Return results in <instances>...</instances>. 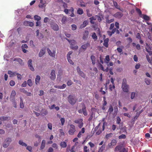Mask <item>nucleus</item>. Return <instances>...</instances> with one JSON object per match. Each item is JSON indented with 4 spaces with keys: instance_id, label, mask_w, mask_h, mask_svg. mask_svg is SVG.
Masks as SVG:
<instances>
[{
    "instance_id": "1",
    "label": "nucleus",
    "mask_w": 152,
    "mask_h": 152,
    "mask_svg": "<svg viewBox=\"0 0 152 152\" xmlns=\"http://www.w3.org/2000/svg\"><path fill=\"white\" fill-rule=\"evenodd\" d=\"M121 87L124 92H128L129 91V86L126 84V80L125 79L123 80Z\"/></svg>"
},
{
    "instance_id": "2",
    "label": "nucleus",
    "mask_w": 152,
    "mask_h": 152,
    "mask_svg": "<svg viewBox=\"0 0 152 152\" xmlns=\"http://www.w3.org/2000/svg\"><path fill=\"white\" fill-rule=\"evenodd\" d=\"M115 152H128L127 148H125L122 145H118L116 146L115 149Z\"/></svg>"
},
{
    "instance_id": "3",
    "label": "nucleus",
    "mask_w": 152,
    "mask_h": 152,
    "mask_svg": "<svg viewBox=\"0 0 152 152\" xmlns=\"http://www.w3.org/2000/svg\"><path fill=\"white\" fill-rule=\"evenodd\" d=\"M70 43L71 48L73 50H77L78 48V46L76 45L74 46V45L76 43V41L74 40H69L67 38L66 39Z\"/></svg>"
},
{
    "instance_id": "4",
    "label": "nucleus",
    "mask_w": 152,
    "mask_h": 152,
    "mask_svg": "<svg viewBox=\"0 0 152 152\" xmlns=\"http://www.w3.org/2000/svg\"><path fill=\"white\" fill-rule=\"evenodd\" d=\"M68 100L70 104H73L75 103L76 99L75 96L70 95L68 96Z\"/></svg>"
},
{
    "instance_id": "5",
    "label": "nucleus",
    "mask_w": 152,
    "mask_h": 152,
    "mask_svg": "<svg viewBox=\"0 0 152 152\" xmlns=\"http://www.w3.org/2000/svg\"><path fill=\"white\" fill-rule=\"evenodd\" d=\"M51 28L54 31H58L59 30V26L58 25L52 21V22L50 23Z\"/></svg>"
},
{
    "instance_id": "6",
    "label": "nucleus",
    "mask_w": 152,
    "mask_h": 152,
    "mask_svg": "<svg viewBox=\"0 0 152 152\" xmlns=\"http://www.w3.org/2000/svg\"><path fill=\"white\" fill-rule=\"evenodd\" d=\"M83 120L81 118H79L75 120L74 122L76 124H78V126L79 128H81L83 126Z\"/></svg>"
},
{
    "instance_id": "7",
    "label": "nucleus",
    "mask_w": 152,
    "mask_h": 152,
    "mask_svg": "<svg viewBox=\"0 0 152 152\" xmlns=\"http://www.w3.org/2000/svg\"><path fill=\"white\" fill-rule=\"evenodd\" d=\"M11 141V139L10 138H7L4 141L3 144V146L5 148H6L9 145Z\"/></svg>"
},
{
    "instance_id": "8",
    "label": "nucleus",
    "mask_w": 152,
    "mask_h": 152,
    "mask_svg": "<svg viewBox=\"0 0 152 152\" xmlns=\"http://www.w3.org/2000/svg\"><path fill=\"white\" fill-rule=\"evenodd\" d=\"M75 131V126L73 124L70 125V129L69 131V134L72 135H73Z\"/></svg>"
},
{
    "instance_id": "9",
    "label": "nucleus",
    "mask_w": 152,
    "mask_h": 152,
    "mask_svg": "<svg viewBox=\"0 0 152 152\" xmlns=\"http://www.w3.org/2000/svg\"><path fill=\"white\" fill-rule=\"evenodd\" d=\"M145 48L146 51L148 52L150 55H152V51H151L152 48L150 45H148L147 43H146V45Z\"/></svg>"
},
{
    "instance_id": "10",
    "label": "nucleus",
    "mask_w": 152,
    "mask_h": 152,
    "mask_svg": "<svg viewBox=\"0 0 152 152\" xmlns=\"http://www.w3.org/2000/svg\"><path fill=\"white\" fill-rule=\"evenodd\" d=\"M47 50L48 53L49 54L51 57H54L56 55V50H53V52L50 50L49 48H47Z\"/></svg>"
},
{
    "instance_id": "11",
    "label": "nucleus",
    "mask_w": 152,
    "mask_h": 152,
    "mask_svg": "<svg viewBox=\"0 0 152 152\" xmlns=\"http://www.w3.org/2000/svg\"><path fill=\"white\" fill-rule=\"evenodd\" d=\"M123 15V14L120 12H118L113 15L115 17L119 19L121 18Z\"/></svg>"
},
{
    "instance_id": "12",
    "label": "nucleus",
    "mask_w": 152,
    "mask_h": 152,
    "mask_svg": "<svg viewBox=\"0 0 152 152\" xmlns=\"http://www.w3.org/2000/svg\"><path fill=\"white\" fill-rule=\"evenodd\" d=\"M32 61L31 59H29L28 63V64L30 69L32 71H34V69L32 65Z\"/></svg>"
},
{
    "instance_id": "13",
    "label": "nucleus",
    "mask_w": 152,
    "mask_h": 152,
    "mask_svg": "<svg viewBox=\"0 0 152 152\" xmlns=\"http://www.w3.org/2000/svg\"><path fill=\"white\" fill-rule=\"evenodd\" d=\"M45 53V48H43L41 49L39 53V57H42Z\"/></svg>"
},
{
    "instance_id": "14",
    "label": "nucleus",
    "mask_w": 152,
    "mask_h": 152,
    "mask_svg": "<svg viewBox=\"0 0 152 152\" xmlns=\"http://www.w3.org/2000/svg\"><path fill=\"white\" fill-rule=\"evenodd\" d=\"M8 74L10 75V77H12L15 76L17 74V73L16 72H13L10 70H9Z\"/></svg>"
},
{
    "instance_id": "15",
    "label": "nucleus",
    "mask_w": 152,
    "mask_h": 152,
    "mask_svg": "<svg viewBox=\"0 0 152 152\" xmlns=\"http://www.w3.org/2000/svg\"><path fill=\"white\" fill-rule=\"evenodd\" d=\"M50 75L51 76L50 77L51 79L52 80H54L56 78L55 72L54 70H52Z\"/></svg>"
},
{
    "instance_id": "16",
    "label": "nucleus",
    "mask_w": 152,
    "mask_h": 152,
    "mask_svg": "<svg viewBox=\"0 0 152 152\" xmlns=\"http://www.w3.org/2000/svg\"><path fill=\"white\" fill-rule=\"evenodd\" d=\"M109 41V39L108 38H107L104 40L103 45L106 48H107L108 47V43Z\"/></svg>"
},
{
    "instance_id": "17",
    "label": "nucleus",
    "mask_w": 152,
    "mask_h": 152,
    "mask_svg": "<svg viewBox=\"0 0 152 152\" xmlns=\"http://www.w3.org/2000/svg\"><path fill=\"white\" fill-rule=\"evenodd\" d=\"M88 23V22L87 20H85L83 24L81 25L80 28H82L85 27Z\"/></svg>"
},
{
    "instance_id": "18",
    "label": "nucleus",
    "mask_w": 152,
    "mask_h": 152,
    "mask_svg": "<svg viewBox=\"0 0 152 152\" xmlns=\"http://www.w3.org/2000/svg\"><path fill=\"white\" fill-rule=\"evenodd\" d=\"M13 61H17L20 64H23L22 60L19 58H14L13 59Z\"/></svg>"
},
{
    "instance_id": "19",
    "label": "nucleus",
    "mask_w": 152,
    "mask_h": 152,
    "mask_svg": "<svg viewBox=\"0 0 152 152\" xmlns=\"http://www.w3.org/2000/svg\"><path fill=\"white\" fill-rule=\"evenodd\" d=\"M40 1V4L39 5V7L41 8L45 7L46 5L45 3H43V0H39Z\"/></svg>"
},
{
    "instance_id": "20",
    "label": "nucleus",
    "mask_w": 152,
    "mask_h": 152,
    "mask_svg": "<svg viewBox=\"0 0 152 152\" xmlns=\"http://www.w3.org/2000/svg\"><path fill=\"white\" fill-rule=\"evenodd\" d=\"M60 145L62 148H65L67 146L66 143L65 141H62L60 143Z\"/></svg>"
},
{
    "instance_id": "21",
    "label": "nucleus",
    "mask_w": 152,
    "mask_h": 152,
    "mask_svg": "<svg viewBox=\"0 0 152 152\" xmlns=\"http://www.w3.org/2000/svg\"><path fill=\"white\" fill-rule=\"evenodd\" d=\"M113 4L114 6L116 8L118 9L120 11H122V10L120 8L119 6L117 3L116 2L113 1Z\"/></svg>"
},
{
    "instance_id": "22",
    "label": "nucleus",
    "mask_w": 152,
    "mask_h": 152,
    "mask_svg": "<svg viewBox=\"0 0 152 152\" xmlns=\"http://www.w3.org/2000/svg\"><path fill=\"white\" fill-rule=\"evenodd\" d=\"M90 46V44L87 42L86 44H85L81 46V48L84 50H85L89 46Z\"/></svg>"
},
{
    "instance_id": "23",
    "label": "nucleus",
    "mask_w": 152,
    "mask_h": 152,
    "mask_svg": "<svg viewBox=\"0 0 152 152\" xmlns=\"http://www.w3.org/2000/svg\"><path fill=\"white\" fill-rule=\"evenodd\" d=\"M45 140H42L40 146V148L41 149H43L45 147Z\"/></svg>"
},
{
    "instance_id": "24",
    "label": "nucleus",
    "mask_w": 152,
    "mask_h": 152,
    "mask_svg": "<svg viewBox=\"0 0 152 152\" xmlns=\"http://www.w3.org/2000/svg\"><path fill=\"white\" fill-rule=\"evenodd\" d=\"M40 77L39 75H37L35 79V83L36 84H38L40 80Z\"/></svg>"
},
{
    "instance_id": "25",
    "label": "nucleus",
    "mask_w": 152,
    "mask_h": 152,
    "mask_svg": "<svg viewBox=\"0 0 152 152\" xmlns=\"http://www.w3.org/2000/svg\"><path fill=\"white\" fill-rule=\"evenodd\" d=\"M110 60V57L109 55H107L106 56L104 61L106 64H108Z\"/></svg>"
},
{
    "instance_id": "26",
    "label": "nucleus",
    "mask_w": 152,
    "mask_h": 152,
    "mask_svg": "<svg viewBox=\"0 0 152 152\" xmlns=\"http://www.w3.org/2000/svg\"><path fill=\"white\" fill-rule=\"evenodd\" d=\"M77 13L80 15H82L83 13V10L81 8H78L77 11Z\"/></svg>"
},
{
    "instance_id": "27",
    "label": "nucleus",
    "mask_w": 152,
    "mask_h": 152,
    "mask_svg": "<svg viewBox=\"0 0 152 152\" xmlns=\"http://www.w3.org/2000/svg\"><path fill=\"white\" fill-rule=\"evenodd\" d=\"M113 108L112 105L110 106L109 109L108 110V113L109 114H110L113 111Z\"/></svg>"
},
{
    "instance_id": "28",
    "label": "nucleus",
    "mask_w": 152,
    "mask_h": 152,
    "mask_svg": "<svg viewBox=\"0 0 152 152\" xmlns=\"http://www.w3.org/2000/svg\"><path fill=\"white\" fill-rule=\"evenodd\" d=\"M16 94V93L15 91L14 90L12 91L11 95V98H12L13 99H14Z\"/></svg>"
},
{
    "instance_id": "29",
    "label": "nucleus",
    "mask_w": 152,
    "mask_h": 152,
    "mask_svg": "<svg viewBox=\"0 0 152 152\" xmlns=\"http://www.w3.org/2000/svg\"><path fill=\"white\" fill-rule=\"evenodd\" d=\"M91 58L92 61V64L93 65L95 64L96 63V58L93 55H92L91 57Z\"/></svg>"
},
{
    "instance_id": "30",
    "label": "nucleus",
    "mask_w": 152,
    "mask_h": 152,
    "mask_svg": "<svg viewBox=\"0 0 152 152\" xmlns=\"http://www.w3.org/2000/svg\"><path fill=\"white\" fill-rule=\"evenodd\" d=\"M66 85L65 84H64L62 86H55V87L58 88L64 89L66 87Z\"/></svg>"
},
{
    "instance_id": "31",
    "label": "nucleus",
    "mask_w": 152,
    "mask_h": 152,
    "mask_svg": "<svg viewBox=\"0 0 152 152\" xmlns=\"http://www.w3.org/2000/svg\"><path fill=\"white\" fill-rule=\"evenodd\" d=\"M34 18L35 20L37 21H39L41 19V17L37 15H36L34 16Z\"/></svg>"
},
{
    "instance_id": "32",
    "label": "nucleus",
    "mask_w": 152,
    "mask_h": 152,
    "mask_svg": "<svg viewBox=\"0 0 152 152\" xmlns=\"http://www.w3.org/2000/svg\"><path fill=\"white\" fill-rule=\"evenodd\" d=\"M19 143L23 146H24L25 147H26L27 146V145L26 143L23 142L22 140L19 141Z\"/></svg>"
},
{
    "instance_id": "33",
    "label": "nucleus",
    "mask_w": 152,
    "mask_h": 152,
    "mask_svg": "<svg viewBox=\"0 0 152 152\" xmlns=\"http://www.w3.org/2000/svg\"><path fill=\"white\" fill-rule=\"evenodd\" d=\"M22 91L26 94V95L28 96H31L32 95V94L31 93L26 91L24 89H22Z\"/></svg>"
},
{
    "instance_id": "34",
    "label": "nucleus",
    "mask_w": 152,
    "mask_h": 152,
    "mask_svg": "<svg viewBox=\"0 0 152 152\" xmlns=\"http://www.w3.org/2000/svg\"><path fill=\"white\" fill-rule=\"evenodd\" d=\"M92 38L95 41L97 39V37L95 33H93L92 35Z\"/></svg>"
},
{
    "instance_id": "35",
    "label": "nucleus",
    "mask_w": 152,
    "mask_h": 152,
    "mask_svg": "<svg viewBox=\"0 0 152 152\" xmlns=\"http://www.w3.org/2000/svg\"><path fill=\"white\" fill-rule=\"evenodd\" d=\"M66 17L64 16H63L62 17V18L61 20L62 23H64L66 20Z\"/></svg>"
},
{
    "instance_id": "36",
    "label": "nucleus",
    "mask_w": 152,
    "mask_h": 152,
    "mask_svg": "<svg viewBox=\"0 0 152 152\" xmlns=\"http://www.w3.org/2000/svg\"><path fill=\"white\" fill-rule=\"evenodd\" d=\"M52 148H55V149H57L58 148L57 144L56 143H53L52 145Z\"/></svg>"
},
{
    "instance_id": "37",
    "label": "nucleus",
    "mask_w": 152,
    "mask_h": 152,
    "mask_svg": "<svg viewBox=\"0 0 152 152\" xmlns=\"http://www.w3.org/2000/svg\"><path fill=\"white\" fill-rule=\"evenodd\" d=\"M79 75H80L83 77L85 78L86 77L85 74L82 71H81L78 73Z\"/></svg>"
},
{
    "instance_id": "38",
    "label": "nucleus",
    "mask_w": 152,
    "mask_h": 152,
    "mask_svg": "<svg viewBox=\"0 0 152 152\" xmlns=\"http://www.w3.org/2000/svg\"><path fill=\"white\" fill-rule=\"evenodd\" d=\"M145 82L147 85H149L151 83V80L149 79H145Z\"/></svg>"
},
{
    "instance_id": "39",
    "label": "nucleus",
    "mask_w": 152,
    "mask_h": 152,
    "mask_svg": "<svg viewBox=\"0 0 152 152\" xmlns=\"http://www.w3.org/2000/svg\"><path fill=\"white\" fill-rule=\"evenodd\" d=\"M83 113L85 116H86L87 115V113L86 110V108L85 106L83 107Z\"/></svg>"
},
{
    "instance_id": "40",
    "label": "nucleus",
    "mask_w": 152,
    "mask_h": 152,
    "mask_svg": "<svg viewBox=\"0 0 152 152\" xmlns=\"http://www.w3.org/2000/svg\"><path fill=\"white\" fill-rule=\"evenodd\" d=\"M87 15L88 17H90L92 16V14L90 13L89 10H86Z\"/></svg>"
},
{
    "instance_id": "41",
    "label": "nucleus",
    "mask_w": 152,
    "mask_h": 152,
    "mask_svg": "<svg viewBox=\"0 0 152 152\" xmlns=\"http://www.w3.org/2000/svg\"><path fill=\"white\" fill-rule=\"evenodd\" d=\"M27 84L28 85L30 86H31L33 84L31 79H29L28 80Z\"/></svg>"
},
{
    "instance_id": "42",
    "label": "nucleus",
    "mask_w": 152,
    "mask_h": 152,
    "mask_svg": "<svg viewBox=\"0 0 152 152\" xmlns=\"http://www.w3.org/2000/svg\"><path fill=\"white\" fill-rule=\"evenodd\" d=\"M116 123L118 124H119L121 121V119L119 116H117L116 117Z\"/></svg>"
},
{
    "instance_id": "43",
    "label": "nucleus",
    "mask_w": 152,
    "mask_h": 152,
    "mask_svg": "<svg viewBox=\"0 0 152 152\" xmlns=\"http://www.w3.org/2000/svg\"><path fill=\"white\" fill-rule=\"evenodd\" d=\"M114 20V19H112L110 20H109L108 19H106V22L107 23H110L113 22Z\"/></svg>"
},
{
    "instance_id": "44",
    "label": "nucleus",
    "mask_w": 152,
    "mask_h": 152,
    "mask_svg": "<svg viewBox=\"0 0 152 152\" xmlns=\"http://www.w3.org/2000/svg\"><path fill=\"white\" fill-rule=\"evenodd\" d=\"M110 81H111V83H112V84H113V88H115V86L114 84V80L113 77H111V78Z\"/></svg>"
},
{
    "instance_id": "45",
    "label": "nucleus",
    "mask_w": 152,
    "mask_h": 152,
    "mask_svg": "<svg viewBox=\"0 0 152 152\" xmlns=\"http://www.w3.org/2000/svg\"><path fill=\"white\" fill-rule=\"evenodd\" d=\"M111 143L112 144L113 146L115 145L117 143V141L115 140H113L111 141Z\"/></svg>"
},
{
    "instance_id": "46",
    "label": "nucleus",
    "mask_w": 152,
    "mask_h": 152,
    "mask_svg": "<svg viewBox=\"0 0 152 152\" xmlns=\"http://www.w3.org/2000/svg\"><path fill=\"white\" fill-rule=\"evenodd\" d=\"M143 18L145 20H148L149 19V16L146 15H144L143 17Z\"/></svg>"
},
{
    "instance_id": "47",
    "label": "nucleus",
    "mask_w": 152,
    "mask_h": 152,
    "mask_svg": "<svg viewBox=\"0 0 152 152\" xmlns=\"http://www.w3.org/2000/svg\"><path fill=\"white\" fill-rule=\"evenodd\" d=\"M135 93L134 92H132L131 93V98L132 99H134L135 95Z\"/></svg>"
},
{
    "instance_id": "48",
    "label": "nucleus",
    "mask_w": 152,
    "mask_h": 152,
    "mask_svg": "<svg viewBox=\"0 0 152 152\" xmlns=\"http://www.w3.org/2000/svg\"><path fill=\"white\" fill-rule=\"evenodd\" d=\"M118 138L119 139H125L126 138V136L125 134H122L121 135L119 136L118 137Z\"/></svg>"
},
{
    "instance_id": "49",
    "label": "nucleus",
    "mask_w": 152,
    "mask_h": 152,
    "mask_svg": "<svg viewBox=\"0 0 152 152\" xmlns=\"http://www.w3.org/2000/svg\"><path fill=\"white\" fill-rule=\"evenodd\" d=\"M113 134L111 133H110L108 134H107L106 135L105 137L107 139H108L110 137H111Z\"/></svg>"
},
{
    "instance_id": "50",
    "label": "nucleus",
    "mask_w": 152,
    "mask_h": 152,
    "mask_svg": "<svg viewBox=\"0 0 152 152\" xmlns=\"http://www.w3.org/2000/svg\"><path fill=\"white\" fill-rule=\"evenodd\" d=\"M73 30H75L77 28V26L75 24H72L71 26Z\"/></svg>"
},
{
    "instance_id": "51",
    "label": "nucleus",
    "mask_w": 152,
    "mask_h": 152,
    "mask_svg": "<svg viewBox=\"0 0 152 152\" xmlns=\"http://www.w3.org/2000/svg\"><path fill=\"white\" fill-rule=\"evenodd\" d=\"M96 19H97L99 22H100L102 21V19L101 17L99 16L96 15Z\"/></svg>"
},
{
    "instance_id": "52",
    "label": "nucleus",
    "mask_w": 152,
    "mask_h": 152,
    "mask_svg": "<svg viewBox=\"0 0 152 152\" xmlns=\"http://www.w3.org/2000/svg\"><path fill=\"white\" fill-rule=\"evenodd\" d=\"M48 128L50 130L52 129V124L51 123H49L48 124Z\"/></svg>"
},
{
    "instance_id": "53",
    "label": "nucleus",
    "mask_w": 152,
    "mask_h": 152,
    "mask_svg": "<svg viewBox=\"0 0 152 152\" xmlns=\"http://www.w3.org/2000/svg\"><path fill=\"white\" fill-rule=\"evenodd\" d=\"M147 58L148 62L152 65V58H151V59H150L147 56Z\"/></svg>"
},
{
    "instance_id": "54",
    "label": "nucleus",
    "mask_w": 152,
    "mask_h": 152,
    "mask_svg": "<svg viewBox=\"0 0 152 152\" xmlns=\"http://www.w3.org/2000/svg\"><path fill=\"white\" fill-rule=\"evenodd\" d=\"M67 58V60H68V61L70 63V64H72V65H73L74 64L73 62L70 59V57Z\"/></svg>"
},
{
    "instance_id": "55",
    "label": "nucleus",
    "mask_w": 152,
    "mask_h": 152,
    "mask_svg": "<svg viewBox=\"0 0 152 152\" xmlns=\"http://www.w3.org/2000/svg\"><path fill=\"white\" fill-rule=\"evenodd\" d=\"M10 85L11 86H13L15 85V82L13 80H11L10 82Z\"/></svg>"
},
{
    "instance_id": "56",
    "label": "nucleus",
    "mask_w": 152,
    "mask_h": 152,
    "mask_svg": "<svg viewBox=\"0 0 152 152\" xmlns=\"http://www.w3.org/2000/svg\"><path fill=\"white\" fill-rule=\"evenodd\" d=\"M60 121L61 122V125L62 126L63 125L65 121L64 118H61L60 119Z\"/></svg>"
},
{
    "instance_id": "57",
    "label": "nucleus",
    "mask_w": 152,
    "mask_h": 152,
    "mask_svg": "<svg viewBox=\"0 0 152 152\" xmlns=\"http://www.w3.org/2000/svg\"><path fill=\"white\" fill-rule=\"evenodd\" d=\"M84 152H88L89 151V150L87 149V147L86 146H85L83 148Z\"/></svg>"
},
{
    "instance_id": "58",
    "label": "nucleus",
    "mask_w": 152,
    "mask_h": 152,
    "mask_svg": "<svg viewBox=\"0 0 152 152\" xmlns=\"http://www.w3.org/2000/svg\"><path fill=\"white\" fill-rule=\"evenodd\" d=\"M49 20V18L48 17H45L44 18V22L45 23H46L48 22Z\"/></svg>"
},
{
    "instance_id": "59",
    "label": "nucleus",
    "mask_w": 152,
    "mask_h": 152,
    "mask_svg": "<svg viewBox=\"0 0 152 152\" xmlns=\"http://www.w3.org/2000/svg\"><path fill=\"white\" fill-rule=\"evenodd\" d=\"M28 26L30 27H32L34 25L33 22L29 21H28Z\"/></svg>"
},
{
    "instance_id": "60",
    "label": "nucleus",
    "mask_w": 152,
    "mask_h": 152,
    "mask_svg": "<svg viewBox=\"0 0 152 152\" xmlns=\"http://www.w3.org/2000/svg\"><path fill=\"white\" fill-rule=\"evenodd\" d=\"M75 148V146H73L72 147L71 149L70 150V152H75V151H74Z\"/></svg>"
},
{
    "instance_id": "61",
    "label": "nucleus",
    "mask_w": 152,
    "mask_h": 152,
    "mask_svg": "<svg viewBox=\"0 0 152 152\" xmlns=\"http://www.w3.org/2000/svg\"><path fill=\"white\" fill-rule=\"evenodd\" d=\"M115 26L116 28L117 29H119V23L117 22H116L115 23Z\"/></svg>"
},
{
    "instance_id": "62",
    "label": "nucleus",
    "mask_w": 152,
    "mask_h": 152,
    "mask_svg": "<svg viewBox=\"0 0 152 152\" xmlns=\"http://www.w3.org/2000/svg\"><path fill=\"white\" fill-rule=\"evenodd\" d=\"M28 48V46L26 44H23L22 45V48Z\"/></svg>"
},
{
    "instance_id": "63",
    "label": "nucleus",
    "mask_w": 152,
    "mask_h": 152,
    "mask_svg": "<svg viewBox=\"0 0 152 152\" xmlns=\"http://www.w3.org/2000/svg\"><path fill=\"white\" fill-rule=\"evenodd\" d=\"M90 20H96V16H92L89 18Z\"/></svg>"
},
{
    "instance_id": "64",
    "label": "nucleus",
    "mask_w": 152,
    "mask_h": 152,
    "mask_svg": "<svg viewBox=\"0 0 152 152\" xmlns=\"http://www.w3.org/2000/svg\"><path fill=\"white\" fill-rule=\"evenodd\" d=\"M53 149L52 147H50L48 151V152H53Z\"/></svg>"
}]
</instances>
